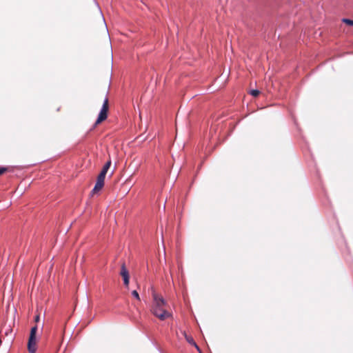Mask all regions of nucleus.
Wrapping results in <instances>:
<instances>
[{
  "mask_svg": "<svg viewBox=\"0 0 353 353\" xmlns=\"http://www.w3.org/2000/svg\"><path fill=\"white\" fill-rule=\"evenodd\" d=\"M153 302L151 307V312L161 321L172 316V312L170 311V305L167 303L162 296L152 292Z\"/></svg>",
  "mask_w": 353,
  "mask_h": 353,
  "instance_id": "f257e3e1",
  "label": "nucleus"
},
{
  "mask_svg": "<svg viewBox=\"0 0 353 353\" xmlns=\"http://www.w3.org/2000/svg\"><path fill=\"white\" fill-rule=\"evenodd\" d=\"M342 21L348 26H353V20L349 19H343Z\"/></svg>",
  "mask_w": 353,
  "mask_h": 353,
  "instance_id": "0eeeda50",
  "label": "nucleus"
},
{
  "mask_svg": "<svg viewBox=\"0 0 353 353\" xmlns=\"http://www.w3.org/2000/svg\"><path fill=\"white\" fill-rule=\"evenodd\" d=\"M37 326L35 325L31 328L30 336L28 343V349L30 353H35L37 350Z\"/></svg>",
  "mask_w": 353,
  "mask_h": 353,
  "instance_id": "20e7f679",
  "label": "nucleus"
},
{
  "mask_svg": "<svg viewBox=\"0 0 353 353\" xmlns=\"http://www.w3.org/2000/svg\"><path fill=\"white\" fill-rule=\"evenodd\" d=\"M132 296H133L134 298H136L137 300H139V301L140 300V297H139V293L137 292V290H134V291H132Z\"/></svg>",
  "mask_w": 353,
  "mask_h": 353,
  "instance_id": "9d476101",
  "label": "nucleus"
},
{
  "mask_svg": "<svg viewBox=\"0 0 353 353\" xmlns=\"http://www.w3.org/2000/svg\"><path fill=\"white\" fill-rule=\"evenodd\" d=\"M250 94L251 95H252L253 97H257L259 96V94H260V92L259 90H252L250 92Z\"/></svg>",
  "mask_w": 353,
  "mask_h": 353,
  "instance_id": "6e6552de",
  "label": "nucleus"
},
{
  "mask_svg": "<svg viewBox=\"0 0 353 353\" xmlns=\"http://www.w3.org/2000/svg\"><path fill=\"white\" fill-rule=\"evenodd\" d=\"M34 321L35 322H38L39 321V315H37L34 318Z\"/></svg>",
  "mask_w": 353,
  "mask_h": 353,
  "instance_id": "f8f14e48",
  "label": "nucleus"
},
{
  "mask_svg": "<svg viewBox=\"0 0 353 353\" xmlns=\"http://www.w3.org/2000/svg\"><path fill=\"white\" fill-rule=\"evenodd\" d=\"M183 335L185 336V338L186 339V341L191 345L195 346V347L199 350V346L196 345V343L194 342L193 338L190 336H188L186 334V333L185 332H183Z\"/></svg>",
  "mask_w": 353,
  "mask_h": 353,
  "instance_id": "39448f33",
  "label": "nucleus"
},
{
  "mask_svg": "<svg viewBox=\"0 0 353 353\" xmlns=\"http://www.w3.org/2000/svg\"><path fill=\"white\" fill-rule=\"evenodd\" d=\"M7 170H8L7 168H3V167L0 168V176L2 175L3 174H4L6 172H7Z\"/></svg>",
  "mask_w": 353,
  "mask_h": 353,
  "instance_id": "9b49d317",
  "label": "nucleus"
},
{
  "mask_svg": "<svg viewBox=\"0 0 353 353\" xmlns=\"http://www.w3.org/2000/svg\"><path fill=\"white\" fill-rule=\"evenodd\" d=\"M120 275L123 277L129 276V272L124 263L121 264Z\"/></svg>",
  "mask_w": 353,
  "mask_h": 353,
  "instance_id": "423d86ee",
  "label": "nucleus"
},
{
  "mask_svg": "<svg viewBox=\"0 0 353 353\" xmlns=\"http://www.w3.org/2000/svg\"><path fill=\"white\" fill-rule=\"evenodd\" d=\"M123 279L124 285H125L126 287H128V285H129V282H130V276H127V277H123Z\"/></svg>",
  "mask_w": 353,
  "mask_h": 353,
  "instance_id": "1a4fd4ad",
  "label": "nucleus"
},
{
  "mask_svg": "<svg viewBox=\"0 0 353 353\" xmlns=\"http://www.w3.org/2000/svg\"><path fill=\"white\" fill-rule=\"evenodd\" d=\"M109 110V101L108 98L105 97L101 111L98 115V117L94 124V128L101 123L103 121L107 119L108 113Z\"/></svg>",
  "mask_w": 353,
  "mask_h": 353,
  "instance_id": "7ed1b4c3",
  "label": "nucleus"
},
{
  "mask_svg": "<svg viewBox=\"0 0 353 353\" xmlns=\"http://www.w3.org/2000/svg\"><path fill=\"white\" fill-rule=\"evenodd\" d=\"M110 165H111L110 160L108 161L103 165L101 172L99 173V174L98 175V176L97 178L96 184H95L93 190H92V192L93 194L97 193L103 188V187L104 185L105 178L106 174H107L109 168H110Z\"/></svg>",
  "mask_w": 353,
  "mask_h": 353,
  "instance_id": "f03ea898",
  "label": "nucleus"
}]
</instances>
